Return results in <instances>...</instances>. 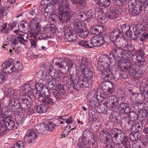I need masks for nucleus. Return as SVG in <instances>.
Here are the masks:
<instances>
[{
	"label": "nucleus",
	"instance_id": "a211bd4d",
	"mask_svg": "<svg viewBox=\"0 0 148 148\" xmlns=\"http://www.w3.org/2000/svg\"><path fill=\"white\" fill-rule=\"evenodd\" d=\"M38 20L37 18H32L30 22V26L33 29V30L31 32L39 33L40 30V27L39 25L38 22Z\"/></svg>",
	"mask_w": 148,
	"mask_h": 148
},
{
	"label": "nucleus",
	"instance_id": "e433bc0d",
	"mask_svg": "<svg viewBox=\"0 0 148 148\" xmlns=\"http://www.w3.org/2000/svg\"><path fill=\"white\" fill-rule=\"evenodd\" d=\"M45 9L46 12H48L49 13L54 14L56 12V8L53 4H51L50 5L47 6Z\"/></svg>",
	"mask_w": 148,
	"mask_h": 148
},
{
	"label": "nucleus",
	"instance_id": "9b49d317",
	"mask_svg": "<svg viewBox=\"0 0 148 148\" xmlns=\"http://www.w3.org/2000/svg\"><path fill=\"white\" fill-rule=\"evenodd\" d=\"M65 40L66 42H73L74 44L75 45H78L82 46L84 47L85 45V43L84 42V40H82L79 41L77 40V35L75 33V31L72 32L71 33L64 37Z\"/></svg>",
	"mask_w": 148,
	"mask_h": 148
},
{
	"label": "nucleus",
	"instance_id": "338daca9",
	"mask_svg": "<svg viewBox=\"0 0 148 148\" xmlns=\"http://www.w3.org/2000/svg\"><path fill=\"white\" fill-rule=\"evenodd\" d=\"M99 60L103 62H106V63H109V57L108 55H104L101 56L99 59Z\"/></svg>",
	"mask_w": 148,
	"mask_h": 148
},
{
	"label": "nucleus",
	"instance_id": "052dcab7",
	"mask_svg": "<svg viewBox=\"0 0 148 148\" xmlns=\"http://www.w3.org/2000/svg\"><path fill=\"white\" fill-rule=\"evenodd\" d=\"M72 3L74 5L77 4L81 6H84L85 3L83 0H71Z\"/></svg>",
	"mask_w": 148,
	"mask_h": 148
},
{
	"label": "nucleus",
	"instance_id": "49530a36",
	"mask_svg": "<svg viewBox=\"0 0 148 148\" xmlns=\"http://www.w3.org/2000/svg\"><path fill=\"white\" fill-rule=\"evenodd\" d=\"M7 7L5 6L2 7L0 8V18L5 17L8 12Z\"/></svg>",
	"mask_w": 148,
	"mask_h": 148
},
{
	"label": "nucleus",
	"instance_id": "c9c22d12",
	"mask_svg": "<svg viewBox=\"0 0 148 148\" xmlns=\"http://www.w3.org/2000/svg\"><path fill=\"white\" fill-rule=\"evenodd\" d=\"M41 101L42 103L51 105H53L55 103L53 100L49 96L45 97L41 100Z\"/></svg>",
	"mask_w": 148,
	"mask_h": 148
},
{
	"label": "nucleus",
	"instance_id": "0eeeda50",
	"mask_svg": "<svg viewBox=\"0 0 148 148\" xmlns=\"http://www.w3.org/2000/svg\"><path fill=\"white\" fill-rule=\"evenodd\" d=\"M53 62L56 66L59 67L67 66L69 70V69L73 67L75 65L73 61L69 59L64 60L61 58H57L54 59Z\"/></svg>",
	"mask_w": 148,
	"mask_h": 148
},
{
	"label": "nucleus",
	"instance_id": "a878e982",
	"mask_svg": "<svg viewBox=\"0 0 148 148\" xmlns=\"http://www.w3.org/2000/svg\"><path fill=\"white\" fill-rule=\"evenodd\" d=\"M3 121L5 125L7 126L8 130H12L15 126V123L13 119L10 117L4 119Z\"/></svg>",
	"mask_w": 148,
	"mask_h": 148
},
{
	"label": "nucleus",
	"instance_id": "13d9d810",
	"mask_svg": "<svg viewBox=\"0 0 148 148\" xmlns=\"http://www.w3.org/2000/svg\"><path fill=\"white\" fill-rule=\"evenodd\" d=\"M65 94L61 93L59 91L56 90L53 93V95L56 99H62V95H64Z\"/></svg>",
	"mask_w": 148,
	"mask_h": 148
},
{
	"label": "nucleus",
	"instance_id": "1a4fd4ad",
	"mask_svg": "<svg viewBox=\"0 0 148 148\" xmlns=\"http://www.w3.org/2000/svg\"><path fill=\"white\" fill-rule=\"evenodd\" d=\"M7 39L9 41V43H10L12 45H15L19 42L20 44L26 47L27 43V40L21 36H9L8 37Z\"/></svg>",
	"mask_w": 148,
	"mask_h": 148
},
{
	"label": "nucleus",
	"instance_id": "79ce46f5",
	"mask_svg": "<svg viewBox=\"0 0 148 148\" xmlns=\"http://www.w3.org/2000/svg\"><path fill=\"white\" fill-rule=\"evenodd\" d=\"M121 123L129 126H131L133 123V121L130 120L127 117H123L122 119Z\"/></svg>",
	"mask_w": 148,
	"mask_h": 148
},
{
	"label": "nucleus",
	"instance_id": "473e14b6",
	"mask_svg": "<svg viewBox=\"0 0 148 148\" xmlns=\"http://www.w3.org/2000/svg\"><path fill=\"white\" fill-rule=\"evenodd\" d=\"M25 134L32 138V139L34 140L38 136L37 132L32 129L28 130L27 131Z\"/></svg>",
	"mask_w": 148,
	"mask_h": 148
},
{
	"label": "nucleus",
	"instance_id": "c756f323",
	"mask_svg": "<svg viewBox=\"0 0 148 148\" xmlns=\"http://www.w3.org/2000/svg\"><path fill=\"white\" fill-rule=\"evenodd\" d=\"M81 62V64L80 65L81 70L89 68L90 63L87 58L85 57L82 58Z\"/></svg>",
	"mask_w": 148,
	"mask_h": 148
},
{
	"label": "nucleus",
	"instance_id": "58836bf2",
	"mask_svg": "<svg viewBox=\"0 0 148 148\" xmlns=\"http://www.w3.org/2000/svg\"><path fill=\"white\" fill-rule=\"evenodd\" d=\"M33 95L34 97L36 99L35 100V101L36 102L37 101H41V100L42 99V96L41 92H38V91H36V92L34 91L33 92Z\"/></svg>",
	"mask_w": 148,
	"mask_h": 148
},
{
	"label": "nucleus",
	"instance_id": "6e6d98bb",
	"mask_svg": "<svg viewBox=\"0 0 148 148\" xmlns=\"http://www.w3.org/2000/svg\"><path fill=\"white\" fill-rule=\"evenodd\" d=\"M96 97H95L96 99V100L97 102L101 101L103 99H105L104 95L103 94L99 92H97L96 94Z\"/></svg>",
	"mask_w": 148,
	"mask_h": 148
},
{
	"label": "nucleus",
	"instance_id": "f3484780",
	"mask_svg": "<svg viewBox=\"0 0 148 148\" xmlns=\"http://www.w3.org/2000/svg\"><path fill=\"white\" fill-rule=\"evenodd\" d=\"M123 34L118 29H115L111 32L110 34V38L113 43L114 41L119 39L120 36H123Z\"/></svg>",
	"mask_w": 148,
	"mask_h": 148
},
{
	"label": "nucleus",
	"instance_id": "393cba45",
	"mask_svg": "<svg viewBox=\"0 0 148 148\" xmlns=\"http://www.w3.org/2000/svg\"><path fill=\"white\" fill-rule=\"evenodd\" d=\"M118 8L114 6H111L110 8L109 13L110 18L113 19L117 17V14H119Z\"/></svg>",
	"mask_w": 148,
	"mask_h": 148
},
{
	"label": "nucleus",
	"instance_id": "c85d7f7f",
	"mask_svg": "<svg viewBox=\"0 0 148 148\" xmlns=\"http://www.w3.org/2000/svg\"><path fill=\"white\" fill-rule=\"evenodd\" d=\"M88 120L90 123H93L96 121L99 117L98 114L94 110H90Z\"/></svg>",
	"mask_w": 148,
	"mask_h": 148
},
{
	"label": "nucleus",
	"instance_id": "774afa93",
	"mask_svg": "<svg viewBox=\"0 0 148 148\" xmlns=\"http://www.w3.org/2000/svg\"><path fill=\"white\" fill-rule=\"evenodd\" d=\"M90 31L92 34L95 35H99V32H98L96 25L91 28Z\"/></svg>",
	"mask_w": 148,
	"mask_h": 148
},
{
	"label": "nucleus",
	"instance_id": "39448f33",
	"mask_svg": "<svg viewBox=\"0 0 148 148\" xmlns=\"http://www.w3.org/2000/svg\"><path fill=\"white\" fill-rule=\"evenodd\" d=\"M130 64L129 60L127 59L125 60L124 65L123 67H120L123 72H126L128 70L130 74L132 76H134L137 73H138L140 69V65H135L133 68L130 67Z\"/></svg>",
	"mask_w": 148,
	"mask_h": 148
},
{
	"label": "nucleus",
	"instance_id": "f03ea898",
	"mask_svg": "<svg viewBox=\"0 0 148 148\" xmlns=\"http://www.w3.org/2000/svg\"><path fill=\"white\" fill-rule=\"evenodd\" d=\"M126 47L129 51L123 49L121 48H118L114 49L112 50V53L120 58H129L132 54L131 51H134V45L133 44H130L127 45Z\"/></svg>",
	"mask_w": 148,
	"mask_h": 148
},
{
	"label": "nucleus",
	"instance_id": "09e8293b",
	"mask_svg": "<svg viewBox=\"0 0 148 148\" xmlns=\"http://www.w3.org/2000/svg\"><path fill=\"white\" fill-rule=\"evenodd\" d=\"M122 145L124 148H131V145L127 138H125L123 141H121Z\"/></svg>",
	"mask_w": 148,
	"mask_h": 148
},
{
	"label": "nucleus",
	"instance_id": "4c0bfd02",
	"mask_svg": "<svg viewBox=\"0 0 148 148\" xmlns=\"http://www.w3.org/2000/svg\"><path fill=\"white\" fill-rule=\"evenodd\" d=\"M8 132L7 126L4 121H1L0 123V133L1 134H6Z\"/></svg>",
	"mask_w": 148,
	"mask_h": 148
},
{
	"label": "nucleus",
	"instance_id": "6e6552de",
	"mask_svg": "<svg viewBox=\"0 0 148 148\" xmlns=\"http://www.w3.org/2000/svg\"><path fill=\"white\" fill-rule=\"evenodd\" d=\"M108 80H104L105 82H103L101 84V87L103 91L106 95L112 93L114 90V84L111 82L109 81L112 78Z\"/></svg>",
	"mask_w": 148,
	"mask_h": 148
},
{
	"label": "nucleus",
	"instance_id": "9d476101",
	"mask_svg": "<svg viewBox=\"0 0 148 148\" xmlns=\"http://www.w3.org/2000/svg\"><path fill=\"white\" fill-rule=\"evenodd\" d=\"M32 102L30 97L27 95H25L24 98L21 99V103H18L17 105L18 106L19 109H21L22 111L25 112L28 109V106L31 105Z\"/></svg>",
	"mask_w": 148,
	"mask_h": 148
},
{
	"label": "nucleus",
	"instance_id": "69168bd1",
	"mask_svg": "<svg viewBox=\"0 0 148 148\" xmlns=\"http://www.w3.org/2000/svg\"><path fill=\"white\" fill-rule=\"evenodd\" d=\"M22 88L23 91L25 93H29L31 90L29 86L27 84H24L22 86Z\"/></svg>",
	"mask_w": 148,
	"mask_h": 148
},
{
	"label": "nucleus",
	"instance_id": "f8f14e48",
	"mask_svg": "<svg viewBox=\"0 0 148 148\" xmlns=\"http://www.w3.org/2000/svg\"><path fill=\"white\" fill-rule=\"evenodd\" d=\"M12 59H8L2 64V72L5 74H9L15 71L13 65L12 64Z\"/></svg>",
	"mask_w": 148,
	"mask_h": 148
},
{
	"label": "nucleus",
	"instance_id": "603ef678",
	"mask_svg": "<svg viewBox=\"0 0 148 148\" xmlns=\"http://www.w3.org/2000/svg\"><path fill=\"white\" fill-rule=\"evenodd\" d=\"M45 125L44 124H41L40 125H38L35 127L36 129V132H37V134L41 133L44 130V128Z\"/></svg>",
	"mask_w": 148,
	"mask_h": 148
},
{
	"label": "nucleus",
	"instance_id": "dca6fc26",
	"mask_svg": "<svg viewBox=\"0 0 148 148\" xmlns=\"http://www.w3.org/2000/svg\"><path fill=\"white\" fill-rule=\"evenodd\" d=\"M143 121L139 120L135 122L133 121V123L131 126L130 129L131 131L135 132H140L143 127Z\"/></svg>",
	"mask_w": 148,
	"mask_h": 148
},
{
	"label": "nucleus",
	"instance_id": "3c124183",
	"mask_svg": "<svg viewBox=\"0 0 148 148\" xmlns=\"http://www.w3.org/2000/svg\"><path fill=\"white\" fill-rule=\"evenodd\" d=\"M44 84L43 82L42 83H36L35 85V87L37 91L41 92L43 90L45 87Z\"/></svg>",
	"mask_w": 148,
	"mask_h": 148
},
{
	"label": "nucleus",
	"instance_id": "4468645a",
	"mask_svg": "<svg viewBox=\"0 0 148 148\" xmlns=\"http://www.w3.org/2000/svg\"><path fill=\"white\" fill-rule=\"evenodd\" d=\"M113 43L114 45L116 47V48H115L114 49L121 48V47L125 48L126 47L128 43L127 40L123 34L122 36L120 37L119 39L114 41Z\"/></svg>",
	"mask_w": 148,
	"mask_h": 148
},
{
	"label": "nucleus",
	"instance_id": "4d7b16f0",
	"mask_svg": "<svg viewBox=\"0 0 148 148\" xmlns=\"http://www.w3.org/2000/svg\"><path fill=\"white\" fill-rule=\"evenodd\" d=\"M58 69L59 68V71L62 74H65L68 71H69V68L67 66H63V67H59L58 66H56Z\"/></svg>",
	"mask_w": 148,
	"mask_h": 148
},
{
	"label": "nucleus",
	"instance_id": "a18cd8bd",
	"mask_svg": "<svg viewBox=\"0 0 148 148\" xmlns=\"http://www.w3.org/2000/svg\"><path fill=\"white\" fill-rule=\"evenodd\" d=\"M148 112L144 110H142L139 111L138 113L139 118L142 119H146L147 118V115Z\"/></svg>",
	"mask_w": 148,
	"mask_h": 148
},
{
	"label": "nucleus",
	"instance_id": "7c9ffc66",
	"mask_svg": "<svg viewBox=\"0 0 148 148\" xmlns=\"http://www.w3.org/2000/svg\"><path fill=\"white\" fill-rule=\"evenodd\" d=\"M85 15L87 18L86 20L89 23H90L92 19L95 16V12L92 10H89L86 12Z\"/></svg>",
	"mask_w": 148,
	"mask_h": 148
},
{
	"label": "nucleus",
	"instance_id": "20e7f679",
	"mask_svg": "<svg viewBox=\"0 0 148 148\" xmlns=\"http://www.w3.org/2000/svg\"><path fill=\"white\" fill-rule=\"evenodd\" d=\"M84 42L85 44H84L85 45L84 47L90 48L92 47V45L95 47H100L105 43V41L102 37L95 36L92 38L90 42L84 40Z\"/></svg>",
	"mask_w": 148,
	"mask_h": 148
},
{
	"label": "nucleus",
	"instance_id": "f704fd0d",
	"mask_svg": "<svg viewBox=\"0 0 148 148\" xmlns=\"http://www.w3.org/2000/svg\"><path fill=\"white\" fill-rule=\"evenodd\" d=\"M81 71L84 74L85 76L88 79H91L92 78L93 76L92 73L89 68Z\"/></svg>",
	"mask_w": 148,
	"mask_h": 148
},
{
	"label": "nucleus",
	"instance_id": "5701e85b",
	"mask_svg": "<svg viewBox=\"0 0 148 148\" xmlns=\"http://www.w3.org/2000/svg\"><path fill=\"white\" fill-rule=\"evenodd\" d=\"M132 25H129L126 24L123 25L121 28L123 33H125L127 37H131L132 36V32L130 30Z\"/></svg>",
	"mask_w": 148,
	"mask_h": 148
},
{
	"label": "nucleus",
	"instance_id": "e2e57ef3",
	"mask_svg": "<svg viewBox=\"0 0 148 148\" xmlns=\"http://www.w3.org/2000/svg\"><path fill=\"white\" fill-rule=\"evenodd\" d=\"M42 97L44 96L48 97L50 96V92L49 90L45 87L43 90L41 92Z\"/></svg>",
	"mask_w": 148,
	"mask_h": 148
},
{
	"label": "nucleus",
	"instance_id": "c03bdc74",
	"mask_svg": "<svg viewBox=\"0 0 148 148\" xmlns=\"http://www.w3.org/2000/svg\"><path fill=\"white\" fill-rule=\"evenodd\" d=\"M133 148H148V143L142 142L138 145L136 144H134L132 146Z\"/></svg>",
	"mask_w": 148,
	"mask_h": 148
},
{
	"label": "nucleus",
	"instance_id": "680f3d73",
	"mask_svg": "<svg viewBox=\"0 0 148 148\" xmlns=\"http://www.w3.org/2000/svg\"><path fill=\"white\" fill-rule=\"evenodd\" d=\"M78 69V67H77V68H75L73 67L70 69H69V71H70V77L69 78L71 77H74V75H75L77 74L76 71Z\"/></svg>",
	"mask_w": 148,
	"mask_h": 148
},
{
	"label": "nucleus",
	"instance_id": "aec40b11",
	"mask_svg": "<svg viewBox=\"0 0 148 148\" xmlns=\"http://www.w3.org/2000/svg\"><path fill=\"white\" fill-rule=\"evenodd\" d=\"M96 3L99 6L97 8V11L99 12H102L103 8H101L100 7H106L109 6L111 4V1L110 0H98L96 1Z\"/></svg>",
	"mask_w": 148,
	"mask_h": 148
},
{
	"label": "nucleus",
	"instance_id": "bb28decb",
	"mask_svg": "<svg viewBox=\"0 0 148 148\" xmlns=\"http://www.w3.org/2000/svg\"><path fill=\"white\" fill-rule=\"evenodd\" d=\"M99 138L101 141H103L105 140L108 141L109 140H111L112 137L107 131H102L100 132Z\"/></svg>",
	"mask_w": 148,
	"mask_h": 148
},
{
	"label": "nucleus",
	"instance_id": "7ed1b4c3",
	"mask_svg": "<svg viewBox=\"0 0 148 148\" xmlns=\"http://www.w3.org/2000/svg\"><path fill=\"white\" fill-rule=\"evenodd\" d=\"M99 66L101 67V69L103 70L102 76L105 80H108L110 79L112 75V71L109 66V63L104 62L99 60L98 62Z\"/></svg>",
	"mask_w": 148,
	"mask_h": 148
},
{
	"label": "nucleus",
	"instance_id": "2eb2a0df",
	"mask_svg": "<svg viewBox=\"0 0 148 148\" xmlns=\"http://www.w3.org/2000/svg\"><path fill=\"white\" fill-rule=\"evenodd\" d=\"M131 100H135L138 104H143L144 101L145 97L142 93L134 92L132 91Z\"/></svg>",
	"mask_w": 148,
	"mask_h": 148
},
{
	"label": "nucleus",
	"instance_id": "f257e3e1",
	"mask_svg": "<svg viewBox=\"0 0 148 148\" xmlns=\"http://www.w3.org/2000/svg\"><path fill=\"white\" fill-rule=\"evenodd\" d=\"M55 6L58 4V14L59 19L62 22H66L70 19V16L73 12L69 9V3L67 0H52Z\"/></svg>",
	"mask_w": 148,
	"mask_h": 148
},
{
	"label": "nucleus",
	"instance_id": "4be33fe9",
	"mask_svg": "<svg viewBox=\"0 0 148 148\" xmlns=\"http://www.w3.org/2000/svg\"><path fill=\"white\" fill-rule=\"evenodd\" d=\"M12 112L11 110L8 108H2L0 110V117L2 118L5 119L10 117L12 115Z\"/></svg>",
	"mask_w": 148,
	"mask_h": 148
},
{
	"label": "nucleus",
	"instance_id": "6ab92c4d",
	"mask_svg": "<svg viewBox=\"0 0 148 148\" xmlns=\"http://www.w3.org/2000/svg\"><path fill=\"white\" fill-rule=\"evenodd\" d=\"M118 110L121 114H127L130 112L129 105L127 103L122 102L118 106Z\"/></svg>",
	"mask_w": 148,
	"mask_h": 148
},
{
	"label": "nucleus",
	"instance_id": "de8ad7c7",
	"mask_svg": "<svg viewBox=\"0 0 148 148\" xmlns=\"http://www.w3.org/2000/svg\"><path fill=\"white\" fill-rule=\"evenodd\" d=\"M43 77L42 79H43V81L44 83H45V84H48V82H50L53 80V79H54L53 78L52 76L49 75H45V76L42 74Z\"/></svg>",
	"mask_w": 148,
	"mask_h": 148
},
{
	"label": "nucleus",
	"instance_id": "5fc2aeb1",
	"mask_svg": "<svg viewBox=\"0 0 148 148\" xmlns=\"http://www.w3.org/2000/svg\"><path fill=\"white\" fill-rule=\"evenodd\" d=\"M90 140L86 138L83 136L80 137L79 139V141L82 145H86L89 143Z\"/></svg>",
	"mask_w": 148,
	"mask_h": 148
},
{
	"label": "nucleus",
	"instance_id": "72a5a7b5",
	"mask_svg": "<svg viewBox=\"0 0 148 148\" xmlns=\"http://www.w3.org/2000/svg\"><path fill=\"white\" fill-rule=\"evenodd\" d=\"M82 136L90 140L93 137V134L88 129H86L84 130Z\"/></svg>",
	"mask_w": 148,
	"mask_h": 148
},
{
	"label": "nucleus",
	"instance_id": "bf43d9fd",
	"mask_svg": "<svg viewBox=\"0 0 148 148\" xmlns=\"http://www.w3.org/2000/svg\"><path fill=\"white\" fill-rule=\"evenodd\" d=\"M77 33L79 37L82 38H86L88 35V32L86 30H84L82 29V30L81 32Z\"/></svg>",
	"mask_w": 148,
	"mask_h": 148
},
{
	"label": "nucleus",
	"instance_id": "37998d69",
	"mask_svg": "<svg viewBox=\"0 0 148 148\" xmlns=\"http://www.w3.org/2000/svg\"><path fill=\"white\" fill-rule=\"evenodd\" d=\"M140 136V134L138 132H132L130 134V137L131 140L135 141L138 140Z\"/></svg>",
	"mask_w": 148,
	"mask_h": 148
},
{
	"label": "nucleus",
	"instance_id": "ddd939ff",
	"mask_svg": "<svg viewBox=\"0 0 148 148\" xmlns=\"http://www.w3.org/2000/svg\"><path fill=\"white\" fill-rule=\"evenodd\" d=\"M118 101L116 98L114 96L108 97L106 100V101L103 103L107 108L109 106L111 110L113 109L118 105Z\"/></svg>",
	"mask_w": 148,
	"mask_h": 148
},
{
	"label": "nucleus",
	"instance_id": "423d86ee",
	"mask_svg": "<svg viewBox=\"0 0 148 148\" xmlns=\"http://www.w3.org/2000/svg\"><path fill=\"white\" fill-rule=\"evenodd\" d=\"M84 81H87V77L83 74L79 75L77 76L76 78L75 77H71L70 78V86L73 88L78 89L80 87V86L82 84V82Z\"/></svg>",
	"mask_w": 148,
	"mask_h": 148
},
{
	"label": "nucleus",
	"instance_id": "412c9836",
	"mask_svg": "<svg viewBox=\"0 0 148 148\" xmlns=\"http://www.w3.org/2000/svg\"><path fill=\"white\" fill-rule=\"evenodd\" d=\"M112 135L113 137L115 139L117 138L122 140L125 139L124 134L123 132L117 128H115L113 130L112 132Z\"/></svg>",
	"mask_w": 148,
	"mask_h": 148
},
{
	"label": "nucleus",
	"instance_id": "ea45409f",
	"mask_svg": "<svg viewBox=\"0 0 148 148\" xmlns=\"http://www.w3.org/2000/svg\"><path fill=\"white\" fill-rule=\"evenodd\" d=\"M142 10V8L140 6L138 5H136L134 6L132 10V13L135 15H136L141 13Z\"/></svg>",
	"mask_w": 148,
	"mask_h": 148
},
{
	"label": "nucleus",
	"instance_id": "a19ab883",
	"mask_svg": "<svg viewBox=\"0 0 148 148\" xmlns=\"http://www.w3.org/2000/svg\"><path fill=\"white\" fill-rule=\"evenodd\" d=\"M47 87L51 90H55L57 87V83L56 79H53V80L48 82Z\"/></svg>",
	"mask_w": 148,
	"mask_h": 148
},
{
	"label": "nucleus",
	"instance_id": "cd10ccee",
	"mask_svg": "<svg viewBox=\"0 0 148 148\" xmlns=\"http://www.w3.org/2000/svg\"><path fill=\"white\" fill-rule=\"evenodd\" d=\"M39 33L31 32L30 36L31 38L30 39L31 47L32 48H35L36 47L37 42L36 36Z\"/></svg>",
	"mask_w": 148,
	"mask_h": 148
},
{
	"label": "nucleus",
	"instance_id": "8fccbe9b",
	"mask_svg": "<svg viewBox=\"0 0 148 148\" xmlns=\"http://www.w3.org/2000/svg\"><path fill=\"white\" fill-rule=\"evenodd\" d=\"M63 29L64 31V37L66 36L67 35L70 34V33L74 32L72 29V27L68 25H66L64 27Z\"/></svg>",
	"mask_w": 148,
	"mask_h": 148
},
{
	"label": "nucleus",
	"instance_id": "2f4dec72",
	"mask_svg": "<svg viewBox=\"0 0 148 148\" xmlns=\"http://www.w3.org/2000/svg\"><path fill=\"white\" fill-rule=\"evenodd\" d=\"M74 27L77 33L81 32L83 29L81 21L78 20H75L74 23Z\"/></svg>",
	"mask_w": 148,
	"mask_h": 148
},
{
	"label": "nucleus",
	"instance_id": "b1692460",
	"mask_svg": "<svg viewBox=\"0 0 148 148\" xmlns=\"http://www.w3.org/2000/svg\"><path fill=\"white\" fill-rule=\"evenodd\" d=\"M49 106L44 104L37 105L34 107L35 111L39 114L46 112Z\"/></svg>",
	"mask_w": 148,
	"mask_h": 148
},
{
	"label": "nucleus",
	"instance_id": "0e129e2a",
	"mask_svg": "<svg viewBox=\"0 0 148 148\" xmlns=\"http://www.w3.org/2000/svg\"><path fill=\"white\" fill-rule=\"evenodd\" d=\"M52 0H42L40 2L41 5L44 7L50 5L51 3Z\"/></svg>",
	"mask_w": 148,
	"mask_h": 148
},
{
	"label": "nucleus",
	"instance_id": "864d4df0",
	"mask_svg": "<svg viewBox=\"0 0 148 148\" xmlns=\"http://www.w3.org/2000/svg\"><path fill=\"white\" fill-rule=\"evenodd\" d=\"M34 139H32V138L25 134L23 138L24 143L27 145H28L32 142Z\"/></svg>",
	"mask_w": 148,
	"mask_h": 148
}]
</instances>
